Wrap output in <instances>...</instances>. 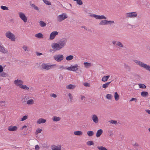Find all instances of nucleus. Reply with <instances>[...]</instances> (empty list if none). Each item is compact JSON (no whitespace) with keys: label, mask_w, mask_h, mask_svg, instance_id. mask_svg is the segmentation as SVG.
Wrapping results in <instances>:
<instances>
[{"label":"nucleus","mask_w":150,"mask_h":150,"mask_svg":"<svg viewBox=\"0 0 150 150\" xmlns=\"http://www.w3.org/2000/svg\"><path fill=\"white\" fill-rule=\"evenodd\" d=\"M66 68H67V67H64L63 66H61L59 67V69H66Z\"/></svg>","instance_id":"4d7b16f0"},{"label":"nucleus","mask_w":150,"mask_h":150,"mask_svg":"<svg viewBox=\"0 0 150 150\" xmlns=\"http://www.w3.org/2000/svg\"><path fill=\"white\" fill-rule=\"evenodd\" d=\"M83 64L85 67L86 68H88L90 67L91 66V63L87 62H85L83 63Z\"/></svg>","instance_id":"b1692460"},{"label":"nucleus","mask_w":150,"mask_h":150,"mask_svg":"<svg viewBox=\"0 0 150 150\" xmlns=\"http://www.w3.org/2000/svg\"><path fill=\"white\" fill-rule=\"evenodd\" d=\"M57 66V65L55 64L50 65L48 64L45 63H42L41 65L42 68V69L47 70H49L51 69L54 68L55 66L56 67Z\"/></svg>","instance_id":"7ed1b4c3"},{"label":"nucleus","mask_w":150,"mask_h":150,"mask_svg":"<svg viewBox=\"0 0 150 150\" xmlns=\"http://www.w3.org/2000/svg\"><path fill=\"white\" fill-rule=\"evenodd\" d=\"M40 25L41 27H44L46 26V23L44 21H40L39 22Z\"/></svg>","instance_id":"f704fd0d"},{"label":"nucleus","mask_w":150,"mask_h":150,"mask_svg":"<svg viewBox=\"0 0 150 150\" xmlns=\"http://www.w3.org/2000/svg\"><path fill=\"white\" fill-rule=\"evenodd\" d=\"M92 119L93 122L95 123L96 124L98 122V118L96 115L95 114L92 115Z\"/></svg>","instance_id":"2eb2a0df"},{"label":"nucleus","mask_w":150,"mask_h":150,"mask_svg":"<svg viewBox=\"0 0 150 150\" xmlns=\"http://www.w3.org/2000/svg\"><path fill=\"white\" fill-rule=\"evenodd\" d=\"M1 8L3 10H8V8L5 6H1Z\"/></svg>","instance_id":"a18cd8bd"},{"label":"nucleus","mask_w":150,"mask_h":150,"mask_svg":"<svg viewBox=\"0 0 150 150\" xmlns=\"http://www.w3.org/2000/svg\"><path fill=\"white\" fill-rule=\"evenodd\" d=\"M97 148L99 150H108L105 147L103 146H98Z\"/></svg>","instance_id":"ea45409f"},{"label":"nucleus","mask_w":150,"mask_h":150,"mask_svg":"<svg viewBox=\"0 0 150 150\" xmlns=\"http://www.w3.org/2000/svg\"><path fill=\"white\" fill-rule=\"evenodd\" d=\"M67 41L66 38H64L59 40L57 43H54L52 44L51 46L55 51L60 50L66 45Z\"/></svg>","instance_id":"f257e3e1"},{"label":"nucleus","mask_w":150,"mask_h":150,"mask_svg":"<svg viewBox=\"0 0 150 150\" xmlns=\"http://www.w3.org/2000/svg\"><path fill=\"white\" fill-rule=\"evenodd\" d=\"M74 134L77 136H81L82 135L83 132L80 131H75L74 132Z\"/></svg>","instance_id":"393cba45"},{"label":"nucleus","mask_w":150,"mask_h":150,"mask_svg":"<svg viewBox=\"0 0 150 150\" xmlns=\"http://www.w3.org/2000/svg\"><path fill=\"white\" fill-rule=\"evenodd\" d=\"M51 149L52 150H61V146L53 145L51 146Z\"/></svg>","instance_id":"dca6fc26"},{"label":"nucleus","mask_w":150,"mask_h":150,"mask_svg":"<svg viewBox=\"0 0 150 150\" xmlns=\"http://www.w3.org/2000/svg\"><path fill=\"white\" fill-rule=\"evenodd\" d=\"M75 87V85L69 84L66 86V88L69 89H74Z\"/></svg>","instance_id":"aec40b11"},{"label":"nucleus","mask_w":150,"mask_h":150,"mask_svg":"<svg viewBox=\"0 0 150 150\" xmlns=\"http://www.w3.org/2000/svg\"><path fill=\"white\" fill-rule=\"evenodd\" d=\"M42 131V130L41 129L38 128L37 130L35 133L36 134H37L38 133H41Z\"/></svg>","instance_id":"09e8293b"},{"label":"nucleus","mask_w":150,"mask_h":150,"mask_svg":"<svg viewBox=\"0 0 150 150\" xmlns=\"http://www.w3.org/2000/svg\"><path fill=\"white\" fill-rule=\"evenodd\" d=\"M133 145L134 146H138V144H137L136 143H135Z\"/></svg>","instance_id":"774afa93"},{"label":"nucleus","mask_w":150,"mask_h":150,"mask_svg":"<svg viewBox=\"0 0 150 150\" xmlns=\"http://www.w3.org/2000/svg\"><path fill=\"white\" fill-rule=\"evenodd\" d=\"M14 83L17 86H19L20 88V86L21 87L23 83V82L21 80L17 79L14 81Z\"/></svg>","instance_id":"f8f14e48"},{"label":"nucleus","mask_w":150,"mask_h":150,"mask_svg":"<svg viewBox=\"0 0 150 150\" xmlns=\"http://www.w3.org/2000/svg\"><path fill=\"white\" fill-rule=\"evenodd\" d=\"M3 68L2 66L1 65H0V73H1L3 72Z\"/></svg>","instance_id":"13d9d810"},{"label":"nucleus","mask_w":150,"mask_h":150,"mask_svg":"<svg viewBox=\"0 0 150 150\" xmlns=\"http://www.w3.org/2000/svg\"><path fill=\"white\" fill-rule=\"evenodd\" d=\"M137 99L134 98H132L131 99L129 100V102H131L133 101H135V102H136L137 101Z\"/></svg>","instance_id":"5fc2aeb1"},{"label":"nucleus","mask_w":150,"mask_h":150,"mask_svg":"<svg viewBox=\"0 0 150 150\" xmlns=\"http://www.w3.org/2000/svg\"><path fill=\"white\" fill-rule=\"evenodd\" d=\"M0 52L4 53H5L7 52V51L4 47L0 45Z\"/></svg>","instance_id":"a211bd4d"},{"label":"nucleus","mask_w":150,"mask_h":150,"mask_svg":"<svg viewBox=\"0 0 150 150\" xmlns=\"http://www.w3.org/2000/svg\"><path fill=\"white\" fill-rule=\"evenodd\" d=\"M50 96L51 97H54V98H56L57 96V95L55 94L54 93L50 95Z\"/></svg>","instance_id":"052dcab7"},{"label":"nucleus","mask_w":150,"mask_h":150,"mask_svg":"<svg viewBox=\"0 0 150 150\" xmlns=\"http://www.w3.org/2000/svg\"><path fill=\"white\" fill-rule=\"evenodd\" d=\"M124 67L125 68L127 69L128 71H131V67L128 65L126 64H124Z\"/></svg>","instance_id":"c756f323"},{"label":"nucleus","mask_w":150,"mask_h":150,"mask_svg":"<svg viewBox=\"0 0 150 150\" xmlns=\"http://www.w3.org/2000/svg\"><path fill=\"white\" fill-rule=\"evenodd\" d=\"M18 15L20 18L25 23L27 22V18L24 13L22 12H20Z\"/></svg>","instance_id":"9d476101"},{"label":"nucleus","mask_w":150,"mask_h":150,"mask_svg":"<svg viewBox=\"0 0 150 150\" xmlns=\"http://www.w3.org/2000/svg\"><path fill=\"white\" fill-rule=\"evenodd\" d=\"M146 6L148 8H150V4H146Z\"/></svg>","instance_id":"338daca9"},{"label":"nucleus","mask_w":150,"mask_h":150,"mask_svg":"<svg viewBox=\"0 0 150 150\" xmlns=\"http://www.w3.org/2000/svg\"><path fill=\"white\" fill-rule=\"evenodd\" d=\"M30 5L35 10L37 11H38L39 10L37 6H36L35 4H30Z\"/></svg>","instance_id":"72a5a7b5"},{"label":"nucleus","mask_w":150,"mask_h":150,"mask_svg":"<svg viewBox=\"0 0 150 150\" xmlns=\"http://www.w3.org/2000/svg\"><path fill=\"white\" fill-rule=\"evenodd\" d=\"M0 76L2 77H6L7 76H8V75L5 72H2Z\"/></svg>","instance_id":"c03bdc74"},{"label":"nucleus","mask_w":150,"mask_h":150,"mask_svg":"<svg viewBox=\"0 0 150 150\" xmlns=\"http://www.w3.org/2000/svg\"><path fill=\"white\" fill-rule=\"evenodd\" d=\"M81 99L82 100H85V97L84 96L81 95Z\"/></svg>","instance_id":"e2e57ef3"},{"label":"nucleus","mask_w":150,"mask_h":150,"mask_svg":"<svg viewBox=\"0 0 150 150\" xmlns=\"http://www.w3.org/2000/svg\"><path fill=\"white\" fill-rule=\"evenodd\" d=\"M99 25H107V20H101L99 23Z\"/></svg>","instance_id":"a878e982"},{"label":"nucleus","mask_w":150,"mask_h":150,"mask_svg":"<svg viewBox=\"0 0 150 150\" xmlns=\"http://www.w3.org/2000/svg\"><path fill=\"white\" fill-rule=\"evenodd\" d=\"M27 103L28 105H31L34 103V100L33 99H30L27 101Z\"/></svg>","instance_id":"e433bc0d"},{"label":"nucleus","mask_w":150,"mask_h":150,"mask_svg":"<svg viewBox=\"0 0 150 150\" xmlns=\"http://www.w3.org/2000/svg\"><path fill=\"white\" fill-rule=\"evenodd\" d=\"M74 57L71 55H70L67 56L66 57V59L67 61H70L73 59Z\"/></svg>","instance_id":"473e14b6"},{"label":"nucleus","mask_w":150,"mask_h":150,"mask_svg":"<svg viewBox=\"0 0 150 150\" xmlns=\"http://www.w3.org/2000/svg\"><path fill=\"white\" fill-rule=\"evenodd\" d=\"M35 36L36 37L39 38H43V35L42 34L40 33H39L36 34L35 35Z\"/></svg>","instance_id":"cd10ccee"},{"label":"nucleus","mask_w":150,"mask_h":150,"mask_svg":"<svg viewBox=\"0 0 150 150\" xmlns=\"http://www.w3.org/2000/svg\"><path fill=\"white\" fill-rule=\"evenodd\" d=\"M94 134V132L92 131H88L87 132V135L89 137L92 136Z\"/></svg>","instance_id":"2f4dec72"},{"label":"nucleus","mask_w":150,"mask_h":150,"mask_svg":"<svg viewBox=\"0 0 150 150\" xmlns=\"http://www.w3.org/2000/svg\"><path fill=\"white\" fill-rule=\"evenodd\" d=\"M80 67V66H79L77 64H76L74 65H71L70 67H67V68H66V69L74 71L77 70Z\"/></svg>","instance_id":"20e7f679"},{"label":"nucleus","mask_w":150,"mask_h":150,"mask_svg":"<svg viewBox=\"0 0 150 150\" xmlns=\"http://www.w3.org/2000/svg\"><path fill=\"white\" fill-rule=\"evenodd\" d=\"M139 88H146V86L144 84L140 83L139 84Z\"/></svg>","instance_id":"c9c22d12"},{"label":"nucleus","mask_w":150,"mask_h":150,"mask_svg":"<svg viewBox=\"0 0 150 150\" xmlns=\"http://www.w3.org/2000/svg\"><path fill=\"white\" fill-rule=\"evenodd\" d=\"M111 81L108 82L103 85L102 86L103 88H106L108 87L109 84L110 83Z\"/></svg>","instance_id":"bb28decb"},{"label":"nucleus","mask_w":150,"mask_h":150,"mask_svg":"<svg viewBox=\"0 0 150 150\" xmlns=\"http://www.w3.org/2000/svg\"><path fill=\"white\" fill-rule=\"evenodd\" d=\"M114 98L116 101H117L119 99V96L116 92L115 93Z\"/></svg>","instance_id":"7c9ffc66"},{"label":"nucleus","mask_w":150,"mask_h":150,"mask_svg":"<svg viewBox=\"0 0 150 150\" xmlns=\"http://www.w3.org/2000/svg\"><path fill=\"white\" fill-rule=\"evenodd\" d=\"M20 88L27 90H28L29 89V88L27 87L26 85H22L21 87L20 86Z\"/></svg>","instance_id":"58836bf2"},{"label":"nucleus","mask_w":150,"mask_h":150,"mask_svg":"<svg viewBox=\"0 0 150 150\" xmlns=\"http://www.w3.org/2000/svg\"><path fill=\"white\" fill-rule=\"evenodd\" d=\"M107 24H112L113 23H114V21H107Z\"/></svg>","instance_id":"de8ad7c7"},{"label":"nucleus","mask_w":150,"mask_h":150,"mask_svg":"<svg viewBox=\"0 0 150 150\" xmlns=\"http://www.w3.org/2000/svg\"><path fill=\"white\" fill-rule=\"evenodd\" d=\"M46 120L41 118L38 120L37 123L39 124L44 123L46 122Z\"/></svg>","instance_id":"6ab92c4d"},{"label":"nucleus","mask_w":150,"mask_h":150,"mask_svg":"<svg viewBox=\"0 0 150 150\" xmlns=\"http://www.w3.org/2000/svg\"><path fill=\"white\" fill-rule=\"evenodd\" d=\"M35 149L36 150H38L40 149V147L38 145L35 146Z\"/></svg>","instance_id":"bf43d9fd"},{"label":"nucleus","mask_w":150,"mask_h":150,"mask_svg":"<svg viewBox=\"0 0 150 150\" xmlns=\"http://www.w3.org/2000/svg\"><path fill=\"white\" fill-rule=\"evenodd\" d=\"M90 16L95 18L96 19H106L107 18L103 15H98L95 14H91L90 15Z\"/></svg>","instance_id":"423d86ee"},{"label":"nucleus","mask_w":150,"mask_h":150,"mask_svg":"<svg viewBox=\"0 0 150 150\" xmlns=\"http://www.w3.org/2000/svg\"><path fill=\"white\" fill-rule=\"evenodd\" d=\"M54 59L57 62H60L64 59V56L62 55H57L54 56Z\"/></svg>","instance_id":"6e6552de"},{"label":"nucleus","mask_w":150,"mask_h":150,"mask_svg":"<svg viewBox=\"0 0 150 150\" xmlns=\"http://www.w3.org/2000/svg\"><path fill=\"white\" fill-rule=\"evenodd\" d=\"M29 98V96L28 94L25 95L24 97L22 99V103H23L26 102H27V100Z\"/></svg>","instance_id":"412c9836"},{"label":"nucleus","mask_w":150,"mask_h":150,"mask_svg":"<svg viewBox=\"0 0 150 150\" xmlns=\"http://www.w3.org/2000/svg\"><path fill=\"white\" fill-rule=\"evenodd\" d=\"M58 34V32L57 31H54L52 32L50 35V39L52 40L54 39L55 36L57 35Z\"/></svg>","instance_id":"ddd939ff"},{"label":"nucleus","mask_w":150,"mask_h":150,"mask_svg":"<svg viewBox=\"0 0 150 150\" xmlns=\"http://www.w3.org/2000/svg\"><path fill=\"white\" fill-rule=\"evenodd\" d=\"M146 112L149 114H150V110H146Z\"/></svg>","instance_id":"0e129e2a"},{"label":"nucleus","mask_w":150,"mask_h":150,"mask_svg":"<svg viewBox=\"0 0 150 150\" xmlns=\"http://www.w3.org/2000/svg\"><path fill=\"white\" fill-rule=\"evenodd\" d=\"M112 42L113 45H115L116 44V45L118 46V48H120L123 47V45L122 43L120 42L113 40L112 41Z\"/></svg>","instance_id":"9b49d317"},{"label":"nucleus","mask_w":150,"mask_h":150,"mask_svg":"<svg viewBox=\"0 0 150 150\" xmlns=\"http://www.w3.org/2000/svg\"><path fill=\"white\" fill-rule=\"evenodd\" d=\"M68 96L69 97L70 100L71 101L72 100V94L71 93H69L68 94Z\"/></svg>","instance_id":"603ef678"},{"label":"nucleus","mask_w":150,"mask_h":150,"mask_svg":"<svg viewBox=\"0 0 150 150\" xmlns=\"http://www.w3.org/2000/svg\"><path fill=\"white\" fill-rule=\"evenodd\" d=\"M103 133V130L101 129L98 130L96 133V136L97 137H99Z\"/></svg>","instance_id":"f3484780"},{"label":"nucleus","mask_w":150,"mask_h":150,"mask_svg":"<svg viewBox=\"0 0 150 150\" xmlns=\"http://www.w3.org/2000/svg\"><path fill=\"white\" fill-rule=\"evenodd\" d=\"M74 1H76V3L79 5L83 4V2L81 0H73Z\"/></svg>","instance_id":"4c0bfd02"},{"label":"nucleus","mask_w":150,"mask_h":150,"mask_svg":"<svg viewBox=\"0 0 150 150\" xmlns=\"http://www.w3.org/2000/svg\"><path fill=\"white\" fill-rule=\"evenodd\" d=\"M93 144V142L91 141H89L87 142V144L88 146H91Z\"/></svg>","instance_id":"37998d69"},{"label":"nucleus","mask_w":150,"mask_h":150,"mask_svg":"<svg viewBox=\"0 0 150 150\" xmlns=\"http://www.w3.org/2000/svg\"><path fill=\"white\" fill-rule=\"evenodd\" d=\"M110 77L109 75L103 76L102 79L101 81L103 82L106 81H108Z\"/></svg>","instance_id":"4be33fe9"},{"label":"nucleus","mask_w":150,"mask_h":150,"mask_svg":"<svg viewBox=\"0 0 150 150\" xmlns=\"http://www.w3.org/2000/svg\"><path fill=\"white\" fill-rule=\"evenodd\" d=\"M67 18L66 14L63 13L58 16L57 17V20L59 22H61Z\"/></svg>","instance_id":"0eeeda50"},{"label":"nucleus","mask_w":150,"mask_h":150,"mask_svg":"<svg viewBox=\"0 0 150 150\" xmlns=\"http://www.w3.org/2000/svg\"><path fill=\"white\" fill-rule=\"evenodd\" d=\"M83 85L85 86L86 87H89L90 86L89 84L87 82L84 83Z\"/></svg>","instance_id":"864d4df0"},{"label":"nucleus","mask_w":150,"mask_h":150,"mask_svg":"<svg viewBox=\"0 0 150 150\" xmlns=\"http://www.w3.org/2000/svg\"><path fill=\"white\" fill-rule=\"evenodd\" d=\"M18 129V127L16 126H12V125L9 126L8 127V131H16Z\"/></svg>","instance_id":"4468645a"},{"label":"nucleus","mask_w":150,"mask_h":150,"mask_svg":"<svg viewBox=\"0 0 150 150\" xmlns=\"http://www.w3.org/2000/svg\"><path fill=\"white\" fill-rule=\"evenodd\" d=\"M112 96L111 94H107L106 95L105 97L106 98L109 99H111L112 98Z\"/></svg>","instance_id":"a19ab883"},{"label":"nucleus","mask_w":150,"mask_h":150,"mask_svg":"<svg viewBox=\"0 0 150 150\" xmlns=\"http://www.w3.org/2000/svg\"><path fill=\"white\" fill-rule=\"evenodd\" d=\"M127 26L129 28L131 29L133 28V25H131L130 24H128L127 25Z\"/></svg>","instance_id":"3c124183"},{"label":"nucleus","mask_w":150,"mask_h":150,"mask_svg":"<svg viewBox=\"0 0 150 150\" xmlns=\"http://www.w3.org/2000/svg\"><path fill=\"white\" fill-rule=\"evenodd\" d=\"M46 4L48 5H51L50 2L47 1V0H42Z\"/></svg>","instance_id":"79ce46f5"},{"label":"nucleus","mask_w":150,"mask_h":150,"mask_svg":"<svg viewBox=\"0 0 150 150\" xmlns=\"http://www.w3.org/2000/svg\"><path fill=\"white\" fill-rule=\"evenodd\" d=\"M28 115L24 116L21 118V120L22 121L25 120L28 118Z\"/></svg>","instance_id":"49530a36"},{"label":"nucleus","mask_w":150,"mask_h":150,"mask_svg":"<svg viewBox=\"0 0 150 150\" xmlns=\"http://www.w3.org/2000/svg\"><path fill=\"white\" fill-rule=\"evenodd\" d=\"M36 54L37 56H40L42 54V53L37 52H36Z\"/></svg>","instance_id":"680f3d73"},{"label":"nucleus","mask_w":150,"mask_h":150,"mask_svg":"<svg viewBox=\"0 0 150 150\" xmlns=\"http://www.w3.org/2000/svg\"><path fill=\"white\" fill-rule=\"evenodd\" d=\"M137 14L136 12H129L126 13L127 18H134L137 16Z\"/></svg>","instance_id":"1a4fd4ad"},{"label":"nucleus","mask_w":150,"mask_h":150,"mask_svg":"<svg viewBox=\"0 0 150 150\" xmlns=\"http://www.w3.org/2000/svg\"><path fill=\"white\" fill-rule=\"evenodd\" d=\"M148 94H149L148 92L146 91H142L141 93V96L143 97L148 96Z\"/></svg>","instance_id":"5701e85b"},{"label":"nucleus","mask_w":150,"mask_h":150,"mask_svg":"<svg viewBox=\"0 0 150 150\" xmlns=\"http://www.w3.org/2000/svg\"><path fill=\"white\" fill-rule=\"evenodd\" d=\"M6 37L10 39L12 41H14L15 40V36L10 31L6 32L5 34Z\"/></svg>","instance_id":"39448f33"},{"label":"nucleus","mask_w":150,"mask_h":150,"mask_svg":"<svg viewBox=\"0 0 150 150\" xmlns=\"http://www.w3.org/2000/svg\"><path fill=\"white\" fill-rule=\"evenodd\" d=\"M134 62L136 63L140 67L144 68L147 71L150 72V66L144 63L141 61L137 60H134Z\"/></svg>","instance_id":"f03ea898"},{"label":"nucleus","mask_w":150,"mask_h":150,"mask_svg":"<svg viewBox=\"0 0 150 150\" xmlns=\"http://www.w3.org/2000/svg\"><path fill=\"white\" fill-rule=\"evenodd\" d=\"M26 127H27V126H26V125H24V126H23L22 127V128H21V129H22H22H24V128H26Z\"/></svg>","instance_id":"69168bd1"},{"label":"nucleus","mask_w":150,"mask_h":150,"mask_svg":"<svg viewBox=\"0 0 150 150\" xmlns=\"http://www.w3.org/2000/svg\"><path fill=\"white\" fill-rule=\"evenodd\" d=\"M60 117L56 116H54L53 117V120L54 122H57L61 120Z\"/></svg>","instance_id":"c85d7f7f"},{"label":"nucleus","mask_w":150,"mask_h":150,"mask_svg":"<svg viewBox=\"0 0 150 150\" xmlns=\"http://www.w3.org/2000/svg\"><path fill=\"white\" fill-rule=\"evenodd\" d=\"M23 48L25 51H27L28 47L27 46L24 45L23 47Z\"/></svg>","instance_id":"6e6d98bb"},{"label":"nucleus","mask_w":150,"mask_h":150,"mask_svg":"<svg viewBox=\"0 0 150 150\" xmlns=\"http://www.w3.org/2000/svg\"><path fill=\"white\" fill-rule=\"evenodd\" d=\"M109 122L112 124H115L117 123V121L116 120H111Z\"/></svg>","instance_id":"8fccbe9b"}]
</instances>
